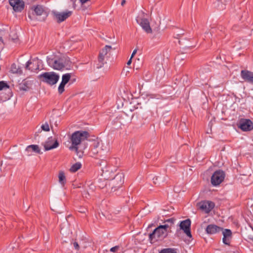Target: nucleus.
<instances>
[{
  "mask_svg": "<svg viewBox=\"0 0 253 253\" xmlns=\"http://www.w3.org/2000/svg\"><path fill=\"white\" fill-rule=\"evenodd\" d=\"M223 230V228L218 226L214 224H210L209 225L206 229V231L208 234H213L216 233L220 232Z\"/></svg>",
  "mask_w": 253,
  "mask_h": 253,
  "instance_id": "20",
  "label": "nucleus"
},
{
  "mask_svg": "<svg viewBox=\"0 0 253 253\" xmlns=\"http://www.w3.org/2000/svg\"><path fill=\"white\" fill-rule=\"evenodd\" d=\"M136 21L147 33H151L152 32L149 22L147 18L138 17L136 18Z\"/></svg>",
  "mask_w": 253,
  "mask_h": 253,
  "instance_id": "14",
  "label": "nucleus"
},
{
  "mask_svg": "<svg viewBox=\"0 0 253 253\" xmlns=\"http://www.w3.org/2000/svg\"><path fill=\"white\" fill-rule=\"evenodd\" d=\"M46 61L48 66L54 70H61L65 68V64L62 58L47 56Z\"/></svg>",
  "mask_w": 253,
  "mask_h": 253,
  "instance_id": "6",
  "label": "nucleus"
},
{
  "mask_svg": "<svg viewBox=\"0 0 253 253\" xmlns=\"http://www.w3.org/2000/svg\"><path fill=\"white\" fill-rule=\"evenodd\" d=\"M119 248V246H117L112 247L110 249V251L115 253L118 250Z\"/></svg>",
  "mask_w": 253,
  "mask_h": 253,
  "instance_id": "34",
  "label": "nucleus"
},
{
  "mask_svg": "<svg viewBox=\"0 0 253 253\" xmlns=\"http://www.w3.org/2000/svg\"><path fill=\"white\" fill-rule=\"evenodd\" d=\"M112 47L110 45H106L105 47L100 51L98 57V63L97 64V68L99 69L103 66L105 62L104 59L108 52L110 51Z\"/></svg>",
  "mask_w": 253,
  "mask_h": 253,
  "instance_id": "9",
  "label": "nucleus"
},
{
  "mask_svg": "<svg viewBox=\"0 0 253 253\" xmlns=\"http://www.w3.org/2000/svg\"><path fill=\"white\" fill-rule=\"evenodd\" d=\"M9 88V85L4 81L0 82V90L8 89Z\"/></svg>",
  "mask_w": 253,
  "mask_h": 253,
  "instance_id": "30",
  "label": "nucleus"
},
{
  "mask_svg": "<svg viewBox=\"0 0 253 253\" xmlns=\"http://www.w3.org/2000/svg\"><path fill=\"white\" fill-rule=\"evenodd\" d=\"M126 0H122V2H121V5H122V6H124V4L126 3Z\"/></svg>",
  "mask_w": 253,
  "mask_h": 253,
  "instance_id": "38",
  "label": "nucleus"
},
{
  "mask_svg": "<svg viewBox=\"0 0 253 253\" xmlns=\"http://www.w3.org/2000/svg\"><path fill=\"white\" fill-rule=\"evenodd\" d=\"M225 178V173L222 170H217L214 172L211 177V183L213 186L219 185Z\"/></svg>",
  "mask_w": 253,
  "mask_h": 253,
  "instance_id": "8",
  "label": "nucleus"
},
{
  "mask_svg": "<svg viewBox=\"0 0 253 253\" xmlns=\"http://www.w3.org/2000/svg\"><path fill=\"white\" fill-rule=\"evenodd\" d=\"M87 195L89 196L88 193L87 192H85L84 194H83V196H85L86 198H87Z\"/></svg>",
  "mask_w": 253,
  "mask_h": 253,
  "instance_id": "40",
  "label": "nucleus"
},
{
  "mask_svg": "<svg viewBox=\"0 0 253 253\" xmlns=\"http://www.w3.org/2000/svg\"><path fill=\"white\" fill-rule=\"evenodd\" d=\"M238 127L244 131H249L253 129V123L250 119H241Z\"/></svg>",
  "mask_w": 253,
  "mask_h": 253,
  "instance_id": "10",
  "label": "nucleus"
},
{
  "mask_svg": "<svg viewBox=\"0 0 253 253\" xmlns=\"http://www.w3.org/2000/svg\"><path fill=\"white\" fill-rule=\"evenodd\" d=\"M191 223V220L189 218L180 221L179 223L180 229L182 230L186 235L189 238H192L190 228Z\"/></svg>",
  "mask_w": 253,
  "mask_h": 253,
  "instance_id": "11",
  "label": "nucleus"
},
{
  "mask_svg": "<svg viewBox=\"0 0 253 253\" xmlns=\"http://www.w3.org/2000/svg\"><path fill=\"white\" fill-rule=\"evenodd\" d=\"M50 128L52 129V126L50 125V126H49L47 122H45L41 126V128L42 130L45 131H49L50 130Z\"/></svg>",
  "mask_w": 253,
  "mask_h": 253,
  "instance_id": "28",
  "label": "nucleus"
},
{
  "mask_svg": "<svg viewBox=\"0 0 253 253\" xmlns=\"http://www.w3.org/2000/svg\"><path fill=\"white\" fill-rule=\"evenodd\" d=\"M152 225V224L149 225L148 227H150Z\"/></svg>",
  "mask_w": 253,
  "mask_h": 253,
  "instance_id": "43",
  "label": "nucleus"
},
{
  "mask_svg": "<svg viewBox=\"0 0 253 253\" xmlns=\"http://www.w3.org/2000/svg\"><path fill=\"white\" fill-rule=\"evenodd\" d=\"M110 180L111 181L109 184L111 186V191L115 192L124 183V174L122 172H118Z\"/></svg>",
  "mask_w": 253,
  "mask_h": 253,
  "instance_id": "5",
  "label": "nucleus"
},
{
  "mask_svg": "<svg viewBox=\"0 0 253 253\" xmlns=\"http://www.w3.org/2000/svg\"><path fill=\"white\" fill-rule=\"evenodd\" d=\"M73 246L75 248V249L77 250H79L80 249V246L78 243L76 242H75L73 243Z\"/></svg>",
  "mask_w": 253,
  "mask_h": 253,
  "instance_id": "35",
  "label": "nucleus"
},
{
  "mask_svg": "<svg viewBox=\"0 0 253 253\" xmlns=\"http://www.w3.org/2000/svg\"><path fill=\"white\" fill-rule=\"evenodd\" d=\"M102 163H104V164H106V162H102Z\"/></svg>",
  "mask_w": 253,
  "mask_h": 253,
  "instance_id": "42",
  "label": "nucleus"
},
{
  "mask_svg": "<svg viewBox=\"0 0 253 253\" xmlns=\"http://www.w3.org/2000/svg\"><path fill=\"white\" fill-rule=\"evenodd\" d=\"M10 71L13 74H17L19 75L22 74L23 73L21 68L18 66H17L15 63H13L11 65Z\"/></svg>",
  "mask_w": 253,
  "mask_h": 253,
  "instance_id": "23",
  "label": "nucleus"
},
{
  "mask_svg": "<svg viewBox=\"0 0 253 253\" xmlns=\"http://www.w3.org/2000/svg\"><path fill=\"white\" fill-rule=\"evenodd\" d=\"M32 64V62L31 61V60H29L27 62L26 66H25V69L26 70H30L31 71H33L34 69H32L30 67V65Z\"/></svg>",
  "mask_w": 253,
  "mask_h": 253,
  "instance_id": "32",
  "label": "nucleus"
},
{
  "mask_svg": "<svg viewBox=\"0 0 253 253\" xmlns=\"http://www.w3.org/2000/svg\"><path fill=\"white\" fill-rule=\"evenodd\" d=\"M145 156H146V158H151V156H152V155H151V153H150L148 152V153H147L146 154Z\"/></svg>",
  "mask_w": 253,
  "mask_h": 253,
  "instance_id": "37",
  "label": "nucleus"
},
{
  "mask_svg": "<svg viewBox=\"0 0 253 253\" xmlns=\"http://www.w3.org/2000/svg\"><path fill=\"white\" fill-rule=\"evenodd\" d=\"M65 84H66L61 81V83L60 84L58 88V93L60 94H62L64 91Z\"/></svg>",
  "mask_w": 253,
  "mask_h": 253,
  "instance_id": "31",
  "label": "nucleus"
},
{
  "mask_svg": "<svg viewBox=\"0 0 253 253\" xmlns=\"http://www.w3.org/2000/svg\"><path fill=\"white\" fill-rule=\"evenodd\" d=\"M9 4L14 11L21 12L24 8L25 3L22 0H8Z\"/></svg>",
  "mask_w": 253,
  "mask_h": 253,
  "instance_id": "12",
  "label": "nucleus"
},
{
  "mask_svg": "<svg viewBox=\"0 0 253 253\" xmlns=\"http://www.w3.org/2000/svg\"><path fill=\"white\" fill-rule=\"evenodd\" d=\"M71 74L69 73H67L63 75L62 77V82L64 83L65 84H67L71 79Z\"/></svg>",
  "mask_w": 253,
  "mask_h": 253,
  "instance_id": "27",
  "label": "nucleus"
},
{
  "mask_svg": "<svg viewBox=\"0 0 253 253\" xmlns=\"http://www.w3.org/2000/svg\"><path fill=\"white\" fill-rule=\"evenodd\" d=\"M136 52H137V49H135L133 51V52H132V54H131V57H130V58H132V57H133L134 56V55L136 54Z\"/></svg>",
  "mask_w": 253,
  "mask_h": 253,
  "instance_id": "36",
  "label": "nucleus"
},
{
  "mask_svg": "<svg viewBox=\"0 0 253 253\" xmlns=\"http://www.w3.org/2000/svg\"><path fill=\"white\" fill-rule=\"evenodd\" d=\"M91 151L93 155L103 160L108 153L109 148L107 144L104 145L102 143L95 141L93 144Z\"/></svg>",
  "mask_w": 253,
  "mask_h": 253,
  "instance_id": "3",
  "label": "nucleus"
},
{
  "mask_svg": "<svg viewBox=\"0 0 253 253\" xmlns=\"http://www.w3.org/2000/svg\"><path fill=\"white\" fill-rule=\"evenodd\" d=\"M31 9L34 11L37 15H42L44 12V9L42 5H37L36 6H33Z\"/></svg>",
  "mask_w": 253,
  "mask_h": 253,
  "instance_id": "22",
  "label": "nucleus"
},
{
  "mask_svg": "<svg viewBox=\"0 0 253 253\" xmlns=\"http://www.w3.org/2000/svg\"><path fill=\"white\" fill-rule=\"evenodd\" d=\"M214 207V204L211 201H203L200 203V208L206 211L210 212Z\"/></svg>",
  "mask_w": 253,
  "mask_h": 253,
  "instance_id": "18",
  "label": "nucleus"
},
{
  "mask_svg": "<svg viewBox=\"0 0 253 253\" xmlns=\"http://www.w3.org/2000/svg\"><path fill=\"white\" fill-rule=\"evenodd\" d=\"M71 1L75 2V0H71Z\"/></svg>",
  "mask_w": 253,
  "mask_h": 253,
  "instance_id": "44",
  "label": "nucleus"
},
{
  "mask_svg": "<svg viewBox=\"0 0 253 253\" xmlns=\"http://www.w3.org/2000/svg\"><path fill=\"white\" fill-rule=\"evenodd\" d=\"M169 225L168 224L164 225H160L156 228L153 231L149 234V241L152 244H153L157 242L163 241L166 238L169 231Z\"/></svg>",
  "mask_w": 253,
  "mask_h": 253,
  "instance_id": "1",
  "label": "nucleus"
},
{
  "mask_svg": "<svg viewBox=\"0 0 253 253\" xmlns=\"http://www.w3.org/2000/svg\"><path fill=\"white\" fill-rule=\"evenodd\" d=\"M53 14L57 22L58 23H61L69 17L72 15V12L71 11H67L62 12L54 11L53 12Z\"/></svg>",
  "mask_w": 253,
  "mask_h": 253,
  "instance_id": "13",
  "label": "nucleus"
},
{
  "mask_svg": "<svg viewBox=\"0 0 253 253\" xmlns=\"http://www.w3.org/2000/svg\"><path fill=\"white\" fill-rule=\"evenodd\" d=\"M26 151L28 153L31 151L34 152L38 154H41V149L37 145H30L27 147Z\"/></svg>",
  "mask_w": 253,
  "mask_h": 253,
  "instance_id": "21",
  "label": "nucleus"
},
{
  "mask_svg": "<svg viewBox=\"0 0 253 253\" xmlns=\"http://www.w3.org/2000/svg\"><path fill=\"white\" fill-rule=\"evenodd\" d=\"M53 138L50 137L48 138L47 140L43 144L45 151H48L54 148H57L59 146V142L56 140L52 144Z\"/></svg>",
  "mask_w": 253,
  "mask_h": 253,
  "instance_id": "16",
  "label": "nucleus"
},
{
  "mask_svg": "<svg viewBox=\"0 0 253 253\" xmlns=\"http://www.w3.org/2000/svg\"><path fill=\"white\" fill-rule=\"evenodd\" d=\"M159 253H177L176 249L173 248H165L161 250Z\"/></svg>",
  "mask_w": 253,
  "mask_h": 253,
  "instance_id": "26",
  "label": "nucleus"
},
{
  "mask_svg": "<svg viewBox=\"0 0 253 253\" xmlns=\"http://www.w3.org/2000/svg\"><path fill=\"white\" fill-rule=\"evenodd\" d=\"M89 136L90 135L87 131L79 130L74 132L71 137L72 147L77 150V146L82 141L87 139Z\"/></svg>",
  "mask_w": 253,
  "mask_h": 253,
  "instance_id": "2",
  "label": "nucleus"
},
{
  "mask_svg": "<svg viewBox=\"0 0 253 253\" xmlns=\"http://www.w3.org/2000/svg\"><path fill=\"white\" fill-rule=\"evenodd\" d=\"M38 78L42 82L47 84L53 85L56 84L59 79V76L55 72H44L40 74Z\"/></svg>",
  "mask_w": 253,
  "mask_h": 253,
  "instance_id": "4",
  "label": "nucleus"
},
{
  "mask_svg": "<svg viewBox=\"0 0 253 253\" xmlns=\"http://www.w3.org/2000/svg\"><path fill=\"white\" fill-rule=\"evenodd\" d=\"M33 84V81L25 80L19 84V88L20 90L28 91L32 88Z\"/></svg>",
  "mask_w": 253,
  "mask_h": 253,
  "instance_id": "19",
  "label": "nucleus"
},
{
  "mask_svg": "<svg viewBox=\"0 0 253 253\" xmlns=\"http://www.w3.org/2000/svg\"><path fill=\"white\" fill-rule=\"evenodd\" d=\"M241 77L245 82L253 84V72L247 70L241 71Z\"/></svg>",
  "mask_w": 253,
  "mask_h": 253,
  "instance_id": "15",
  "label": "nucleus"
},
{
  "mask_svg": "<svg viewBox=\"0 0 253 253\" xmlns=\"http://www.w3.org/2000/svg\"><path fill=\"white\" fill-rule=\"evenodd\" d=\"M222 231L223 235V243L225 245H230L232 235L231 230L228 229H223Z\"/></svg>",
  "mask_w": 253,
  "mask_h": 253,
  "instance_id": "17",
  "label": "nucleus"
},
{
  "mask_svg": "<svg viewBox=\"0 0 253 253\" xmlns=\"http://www.w3.org/2000/svg\"><path fill=\"white\" fill-rule=\"evenodd\" d=\"M81 167V164L79 162H77L72 166L70 169V171L72 172H75L80 169Z\"/></svg>",
  "mask_w": 253,
  "mask_h": 253,
  "instance_id": "25",
  "label": "nucleus"
},
{
  "mask_svg": "<svg viewBox=\"0 0 253 253\" xmlns=\"http://www.w3.org/2000/svg\"><path fill=\"white\" fill-rule=\"evenodd\" d=\"M131 59H132V58H130L129 59V60L127 61V64L128 65H130V64L131 63Z\"/></svg>",
  "mask_w": 253,
  "mask_h": 253,
  "instance_id": "39",
  "label": "nucleus"
},
{
  "mask_svg": "<svg viewBox=\"0 0 253 253\" xmlns=\"http://www.w3.org/2000/svg\"><path fill=\"white\" fill-rule=\"evenodd\" d=\"M117 168L113 166H106L102 168V176L104 179L110 180L116 174L115 172L117 170Z\"/></svg>",
  "mask_w": 253,
  "mask_h": 253,
  "instance_id": "7",
  "label": "nucleus"
},
{
  "mask_svg": "<svg viewBox=\"0 0 253 253\" xmlns=\"http://www.w3.org/2000/svg\"><path fill=\"white\" fill-rule=\"evenodd\" d=\"M87 209L84 207H80L79 210V211L83 213H85Z\"/></svg>",
  "mask_w": 253,
  "mask_h": 253,
  "instance_id": "33",
  "label": "nucleus"
},
{
  "mask_svg": "<svg viewBox=\"0 0 253 253\" xmlns=\"http://www.w3.org/2000/svg\"><path fill=\"white\" fill-rule=\"evenodd\" d=\"M59 182L64 186L66 182L65 173L63 171H60L58 174Z\"/></svg>",
  "mask_w": 253,
  "mask_h": 253,
  "instance_id": "24",
  "label": "nucleus"
},
{
  "mask_svg": "<svg viewBox=\"0 0 253 253\" xmlns=\"http://www.w3.org/2000/svg\"><path fill=\"white\" fill-rule=\"evenodd\" d=\"M175 221V219L173 217L169 218L165 221V222L168 223L167 224H168L169 225V231L170 232H171V229H170V226L174 224Z\"/></svg>",
  "mask_w": 253,
  "mask_h": 253,
  "instance_id": "29",
  "label": "nucleus"
},
{
  "mask_svg": "<svg viewBox=\"0 0 253 253\" xmlns=\"http://www.w3.org/2000/svg\"><path fill=\"white\" fill-rule=\"evenodd\" d=\"M35 136H38V132H36L35 133Z\"/></svg>",
  "mask_w": 253,
  "mask_h": 253,
  "instance_id": "41",
  "label": "nucleus"
}]
</instances>
